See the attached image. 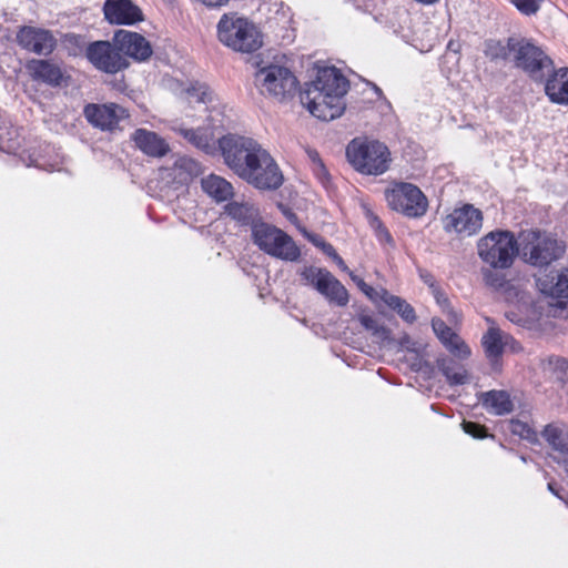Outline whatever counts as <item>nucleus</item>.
<instances>
[{
	"mask_svg": "<svg viewBox=\"0 0 568 568\" xmlns=\"http://www.w3.org/2000/svg\"><path fill=\"white\" fill-rule=\"evenodd\" d=\"M348 80L335 67L318 70L315 81L301 94V102L310 113L323 121L342 115L345 103L343 97L348 89Z\"/></svg>",
	"mask_w": 568,
	"mask_h": 568,
	"instance_id": "obj_1",
	"label": "nucleus"
},
{
	"mask_svg": "<svg viewBox=\"0 0 568 568\" xmlns=\"http://www.w3.org/2000/svg\"><path fill=\"white\" fill-rule=\"evenodd\" d=\"M541 436L555 452L568 456V426L566 424H548L544 427Z\"/></svg>",
	"mask_w": 568,
	"mask_h": 568,
	"instance_id": "obj_22",
	"label": "nucleus"
},
{
	"mask_svg": "<svg viewBox=\"0 0 568 568\" xmlns=\"http://www.w3.org/2000/svg\"><path fill=\"white\" fill-rule=\"evenodd\" d=\"M206 7H222L229 2V0H200Z\"/></svg>",
	"mask_w": 568,
	"mask_h": 568,
	"instance_id": "obj_50",
	"label": "nucleus"
},
{
	"mask_svg": "<svg viewBox=\"0 0 568 568\" xmlns=\"http://www.w3.org/2000/svg\"><path fill=\"white\" fill-rule=\"evenodd\" d=\"M432 294L440 306L444 307L449 305V298L447 297L446 293L442 290L440 285L436 287L434 291H432Z\"/></svg>",
	"mask_w": 568,
	"mask_h": 568,
	"instance_id": "obj_45",
	"label": "nucleus"
},
{
	"mask_svg": "<svg viewBox=\"0 0 568 568\" xmlns=\"http://www.w3.org/2000/svg\"><path fill=\"white\" fill-rule=\"evenodd\" d=\"M556 365L558 368L564 369L565 372H568V361L565 358H558L556 361Z\"/></svg>",
	"mask_w": 568,
	"mask_h": 568,
	"instance_id": "obj_52",
	"label": "nucleus"
},
{
	"mask_svg": "<svg viewBox=\"0 0 568 568\" xmlns=\"http://www.w3.org/2000/svg\"><path fill=\"white\" fill-rule=\"evenodd\" d=\"M514 49L511 62L514 65L526 72L534 80H542L545 71L554 67L552 60L526 38H516V42L511 43Z\"/></svg>",
	"mask_w": 568,
	"mask_h": 568,
	"instance_id": "obj_9",
	"label": "nucleus"
},
{
	"mask_svg": "<svg viewBox=\"0 0 568 568\" xmlns=\"http://www.w3.org/2000/svg\"><path fill=\"white\" fill-rule=\"evenodd\" d=\"M62 47L70 57L84 55L88 60V44L85 37L75 33H67L61 39Z\"/></svg>",
	"mask_w": 568,
	"mask_h": 568,
	"instance_id": "obj_31",
	"label": "nucleus"
},
{
	"mask_svg": "<svg viewBox=\"0 0 568 568\" xmlns=\"http://www.w3.org/2000/svg\"><path fill=\"white\" fill-rule=\"evenodd\" d=\"M420 278L429 287L430 292L439 286V283L436 281L435 276L430 272H422Z\"/></svg>",
	"mask_w": 568,
	"mask_h": 568,
	"instance_id": "obj_44",
	"label": "nucleus"
},
{
	"mask_svg": "<svg viewBox=\"0 0 568 568\" xmlns=\"http://www.w3.org/2000/svg\"><path fill=\"white\" fill-rule=\"evenodd\" d=\"M477 253L491 268L506 270L519 254V243L511 231L497 229L479 239Z\"/></svg>",
	"mask_w": 568,
	"mask_h": 568,
	"instance_id": "obj_4",
	"label": "nucleus"
},
{
	"mask_svg": "<svg viewBox=\"0 0 568 568\" xmlns=\"http://www.w3.org/2000/svg\"><path fill=\"white\" fill-rule=\"evenodd\" d=\"M225 213L242 225L254 224L255 210L253 206L239 202H230L224 207Z\"/></svg>",
	"mask_w": 568,
	"mask_h": 568,
	"instance_id": "obj_29",
	"label": "nucleus"
},
{
	"mask_svg": "<svg viewBox=\"0 0 568 568\" xmlns=\"http://www.w3.org/2000/svg\"><path fill=\"white\" fill-rule=\"evenodd\" d=\"M102 10L111 24L132 26L144 20L142 10L131 0H105Z\"/></svg>",
	"mask_w": 568,
	"mask_h": 568,
	"instance_id": "obj_18",
	"label": "nucleus"
},
{
	"mask_svg": "<svg viewBox=\"0 0 568 568\" xmlns=\"http://www.w3.org/2000/svg\"><path fill=\"white\" fill-rule=\"evenodd\" d=\"M201 184L203 191L216 202H224L233 196L232 184L219 175L210 174L202 179Z\"/></svg>",
	"mask_w": 568,
	"mask_h": 568,
	"instance_id": "obj_24",
	"label": "nucleus"
},
{
	"mask_svg": "<svg viewBox=\"0 0 568 568\" xmlns=\"http://www.w3.org/2000/svg\"><path fill=\"white\" fill-rule=\"evenodd\" d=\"M328 245H331L329 243H323V250L326 254H328L329 256H332V250L328 248Z\"/></svg>",
	"mask_w": 568,
	"mask_h": 568,
	"instance_id": "obj_53",
	"label": "nucleus"
},
{
	"mask_svg": "<svg viewBox=\"0 0 568 568\" xmlns=\"http://www.w3.org/2000/svg\"><path fill=\"white\" fill-rule=\"evenodd\" d=\"M83 115L93 128L110 133L122 131L121 123L131 116L126 108L114 102L88 103Z\"/></svg>",
	"mask_w": 568,
	"mask_h": 568,
	"instance_id": "obj_12",
	"label": "nucleus"
},
{
	"mask_svg": "<svg viewBox=\"0 0 568 568\" xmlns=\"http://www.w3.org/2000/svg\"><path fill=\"white\" fill-rule=\"evenodd\" d=\"M519 254L521 260L536 268L542 270L560 260L566 253V244L555 234L530 229L519 234Z\"/></svg>",
	"mask_w": 568,
	"mask_h": 568,
	"instance_id": "obj_2",
	"label": "nucleus"
},
{
	"mask_svg": "<svg viewBox=\"0 0 568 568\" xmlns=\"http://www.w3.org/2000/svg\"><path fill=\"white\" fill-rule=\"evenodd\" d=\"M443 344L450 354L460 359H466L471 354L469 346L456 332H454L453 336Z\"/></svg>",
	"mask_w": 568,
	"mask_h": 568,
	"instance_id": "obj_33",
	"label": "nucleus"
},
{
	"mask_svg": "<svg viewBox=\"0 0 568 568\" xmlns=\"http://www.w3.org/2000/svg\"><path fill=\"white\" fill-rule=\"evenodd\" d=\"M252 239L260 250L271 256L291 262L301 256L298 246L287 233L265 222L252 225Z\"/></svg>",
	"mask_w": 568,
	"mask_h": 568,
	"instance_id": "obj_7",
	"label": "nucleus"
},
{
	"mask_svg": "<svg viewBox=\"0 0 568 568\" xmlns=\"http://www.w3.org/2000/svg\"><path fill=\"white\" fill-rule=\"evenodd\" d=\"M305 151H306V154H307L308 159L311 160L313 166L316 165L318 162L323 161L321 159L320 153L315 149L307 148Z\"/></svg>",
	"mask_w": 568,
	"mask_h": 568,
	"instance_id": "obj_46",
	"label": "nucleus"
},
{
	"mask_svg": "<svg viewBox=\"0 0 568 568\" xmlns=\"http://www.w3.org/2000/svg\"><path fill=\"white\" fill-rule=\"evenodd\" d=\"M385 199L393 211L399 212L407 217H422L428 210L426 195L413 183H394L385 191Z\"/></svg>",
	"mask_w": 568,
	"mask_h": 568,
	"instance_id": "obj_8",
	"label": "nucleus"
},
{
	"mask_svg": "<svg viewBox=\"0 0 568 568\" xmlns=\"http://www.w3.org/2000/svg\"><path fill=\"white\" fill-rule=\"evenodd\" d=\"M545 93L552 103L568 105V68H559L549 74Z\"/></svg>",
	"mask_w": 568,
	"mask_h": 568,
	"instance_id": "obj_20",
	"label": "nucleus"
},
{
	"mask_svg": "<svg viewBox=\"0 0 568 568\" xmlns=\"http://www.w3.org/2000/svg\"><path fill=\"white\" fill-rule=\"evenodd\" d=\"M252 166L251 172L243 178L245 182L255 189L264 191L277 190L282 186L284 181L283 174L275 160L265 149L260 153L256 163Z\"/></svg>",
	"mask_w": 568,
	"mask_h": 568,
	"instance_id": "obj_14",
	"label": "nucleus"
},
{
	"mask_svg": "<svg viewBox=\"0 0 568 568\" xmlns=\"http://www.w3.org/2000/svg\"><path fill=\"white\" fill-rule=\"evenodd\" d=\"M365 217L374 231L377 241L383 245L394 246V239L383 221L371 209H365Z\"/></svg>",
	"mask_w": 568,
	"mask_h": 568,
	"instance_id": "obj_30",
	"label": "nucleus"
},
{
	"mask_svg": "<svg viewBox=\"0 0 568 568\" xmlns=\"http://www.w3.org/2000/svg\"><path fill=\"white\" fill-rule=\"evenodd\" d=\"M70 79L71 75L60 63L52 60H38V80L50 87L60 88L68 85Z\"/></svg>",
	"mask_w": 568,
	"mask_h": 568,
	"instance_id": "obj_21",
	"label": "nucleus"
},
{
	"mask_svg": "<svg viewBox=\"0 0 568 568\" xmlns=\"http://www.w3.org/2000/svg\"><path fill=\"white\" fill-rule=\"evenodd\" d=\"M483 213L473 204L456 207L443 219V227L447 233H457L465 236L477 234L483 226Z\"/></svg>",
	"mask_w": 568,
	"mask_h": 568,
	"instance_id": "obj_15",
	"label": "nucleus"
},
{
	"mask_svg": "<svg viewBox=\"0 0 568 568\" xmlns=\"http://www.w3.org/2000/svg\"><path fill=\"white\" fill-rule=\"evenodd\" d=\"M352 280L371 301H381V292H377L373 286L368 285L363 278L352 275Z\"/></svg>",
	"mask_w": 568,
	"mask_h": 568,
	"instance_id": "obj_40",
	"label": "nucleus"
},
{
	"mask_svg": "<svg viewBox=\"0 0 568 568\" xmlns=\"http://www.w3.org/2000/svg\"><path fill=\"white\" fill-rule=\"evenodd\" d=\"M187 93L195 98L197 102H206L210 98V90H209V87L205 85V84H200V83H196V84H192L189 89H187Z\"/></svg>",
	"mask_w": 568,
	"mask_h": 568,
	"instance_id": "obj_42",
	"label": "nucleus"
},
{
	"mask_svg": "<svg viewBox=\"0 0 568 568\" xmlns=\"http://www.w3.org/2000/svg\"><path fill=\"white\" fill-rule=\"evenodd\" d=\"M481 346L487 359L491 364H497L500 361L506 348L510 349L513 353L523 351L519 342L497 326H490L483 335Z\"/></svg>",
	"mask_w": 568,
	"mask_h": 568,
	"instance_id": "obj_17",
	"label": "nucleus"
},
{
	"mask_svg": "<svg viewBox=\"0 0 568 568\" xmlns=\"http://www.w3.org/2000/svg\"><path fill=\"white\" fill-rule=\"evenodd\" d=\"M113 41L128 60L131 58L135 62H145L153 54L150 41L139 32L119 29L113 33Z\"/></svg>",
	"mask_w": 568,
	"mask_h": 568,
	"instance_id": "obj_16",
	"label": "nucleus"
},
{
	"mask_svg": "<svg viewBox=\"0 0 568 568\" xmlns=\"http://www.w3.org/2000/svg\"><path fill=\"white\" fill-rule=\"evenodd\" d=\"M381 301L395 311L406 323L413 324L417 320L416 312L409 303L397 295L390 294L385 288L381 291Z\"/></svg>",
	"mask_w": 568,
	"mask_h": 568,
	"instance_id": "obj_27",
	"label": "nucleus"
},
{
	"mask_svg": "<svg viewBox=\"0 0 568 568\" xmlns=\"http://www.w3.org/2000/svg\"><path fill=\"white\" fill-rule=\"evenodd\" d=\"M131 139L135 146L149 156L161 158L170 150L164 139L146 129H136Z\"/></svg>",
	"mask_w": 568,
	"mask_h": 568,
	"instance_id": "obj_19",
	"label": "nucleus"
},
{
	"mask_svg": "<svg viewBox=\"0 0 568 568\" xmlns=\"http://www.w3.org/2000/svg\"><path fill=\"white\" fill-rule=\"evenodd\" d=\"M359 321L361 324L367 329H373L376 326V321L369 315H362Z\"/></svg>",
	"mask_w": 568,
	"mask_h": 568,
	"instance_id": "obj_47",
	"label": "nucleus"
},
{
	"mask_svg": "<svg viewBox=\"0 0 568 568\" xmlns=\"http://www.w3.org/2000/svg\"><path fill=\"white\" fill-rule=\"evenodd\" d=\"M548 490L558 497L561 500H565V497L561 495L562 488H559L555 481H550L547 485Z\"/></svg>",
	"mask_w": 568,
	"mask_h": 568,
	"instance_id": "obj_48",
	"label": "nucleus"
},
{
	"mask_svg": "<svg viewBox=\"0 0 568 568\" xmlns=\"http://www.w3.org/2000/svg\"><path fill=\"white\" fill-rule=\"evenodd\" d=\"M537 283L544 294L560 300V303L568 300V277L565 273L556 272L550 281L539 278Z\"/></svg>",
	"mask_w": 568,
	"mask_h": 568,
	"instance_id": "obj_26",
	"label": "nucleus"
},
{
	"mask_svg": "<svg viewBox=\"0 0 568 568\" xmlns=\"http://www.w3.org/2000/svg\"><path fill=\"white\" fill-rule=\"evenodd\" d=\"M302 277L329 302L338 306L347 305L349 301L347 290L329 271L308 266L303 270Z\"/></svg>",
	"mask_w": 568,
	"mask_h": 568,
	"instance_id": "obj_13",
	"label": "nucleus"
},
{
	"mask_svg": "<svg viewBox=\"0 0 568 568\" xmlns=\"http://www.w3.org/2000/svg\"><path fill=\"white\" fill-rule=\"evenodd\" d=\"M517 37H509L506 43L500 40L489 39L485 42L484 54L490 61H507L513 58L514 49L513 42H516Z\"/></svg>",
	"mask_w": 568,
	"mask_h": 568,
	"instance_id": "obj_28",
	"label": "nucleus"
},
{
	"mask_svg": "<svg viewBox=\"0 0 568 568\" xmlns=\"http://www.w3.org/2000/svg\"><path fill=\"white\" fill-rule=\"evenodd\" d=\"M442 371L450 385H463L468 379L467 371L464 367L447 365Z\"/></svg>",
	"mask_w": 568,
	"mask_h": 568,
	"instance_id": "obj_35",
	"label": "nucleus"
},
{
	"mask_svg": "<svg viewBox=\"0 0 568 568\" xmlns=\"http://www.w3.org/2000/svg\"><path fill=\"white\" fill-rule=\"evenodd\" d=\"M256 82L262 93L278 100H285L295 94L298 81L294 73L282 65L270 64L256 72Z\"/></svg>",
	"mask_w": 568,
	"mask_h": 568,
	"instance_id": "obj_10",
	"label": "nucleus"
},
{
	"mask_svg": "<svg viewBox=\"0 0 568 568\" xmlns=\"http://www.w3.org/2000/svg\"><path fill=\"white\" fill-rule=\"evenodd\" d=\"M219 148L226 165L242 180L251 172L252 165L256 163L260 153L264 150L252 138L235 134L219 139Z\"/></svg>",
	"mask_w": 568,
	"mask_h": 568,
	"instance_id": "obj_6",
	"label": "nucleus"
},
{
	"mask_svg": "<svg viewBox=\"0 0 568 568\" xmlns=\"http://www.w3.org/2000/svg\"><path fill=\"white\" fill-rule=\"evenodd\" d=\"M312 170L314 175L324 186H326L329 183L331 175L323 161L312 166Z\"/></svg>",
	"mask_w": 568,
	"mask_h": 568,
	"instance_id": "obj_43",
	"label": "nucleus"
},
{
	"mask_svg": "<svg viewBox=\"0 0 568 568\" xmlns=\"http://www.w3.org/2000/svg\"><path fill=\"white\" fill-rule=\"evenodd\" d=\"M26 68L31 75L32 79H36V60H30L27 62Z\"/></svg>",
	"mask_w": 568,
	"mask_h": 568,
	"instance_id": "obj_51",
	"label": "nucleus"
},
{
	"mask_svg": "<svg viewBox=\"0 0 568 568\" xmlns=\"http://www.w3.org/2000/svg\"><path fill=\"white\" fill-rule=\"evenodd\" d=\"M184 136L199 149L209 151L211 148L207 134L201 130H187L185 131Z\"/></svg>",
	"mask_w": 568,
	"mask_h": 568,
	"instance_id": "obj_38",
	"label": "nucleus"
},
{
	"mask_svg": "<svg viewBox=\"0 0 568 568\" xmlns=\"http://www.w3.org/2000/svg\"><path fill=\"white\" fill-rule=\"evenodd\" d=\"M17 42L28 51H36V28L29 26L21 27L17 32Z\"/></svg>",
	"mask_w": 568,
	"mask_h": 568,
	"instance_id": "obj_34",
	"label": "nucleus"
},
{
	"mask_svg": "<svg viewBox=\"0 0 568 568\" xmlns=\"http://www.w3.org/2000/svg\"><path fill=\"white\" fill-rule=\"evenodd\" d=\"M57 47V40L50 31L38 29V54H50Z\"/></svg>",
	"mask_w": 568,
	"mask_h": 568,
	"instance_id": "obj_36",
	"label": "nucleus"
},
{
	"mask_svg": "<svg viewBox=\"0 0 568 568\" xmlns=\"http://www.w3.org/2000/svg\"><path fill=\"white\" fill-rule=\"evenodd\" d=\"M88 61L98 71L116 74L130 67V61L121 54L112 40H97L88 44Z\"/></svg>",
	"mask_w": 568,
	"mask_h": 568,
	"instance_id": "obj_11",
	"label": "nucleus"
},
{
	"mask_svg": "<svg viewBox=\"0 0 568 568\" xmlns=\"http://www.w3.org/2000/svg\"><path fill=\"white\" fill-rule=\"evenodd\" d=\"M545 0H509V2L524 16H535Z\"/></svg>",
	"mask_w": 568,
	"mask_h": 568,
	"instance_id": "obj_37",
	"label": "nucleus"
},
{
	"mask_svg": "<svg viewBox=\"0 0 568 568\" xmlns=\"http://www.w3.org/2000/svg\"><path fill=\"white\" fill-rule=\"evenodd\" d=\"M346 158L355 171L374 176L384 174L392 162L388 146L367 138L353 139L346 146Z\"/></svg>",
	"mask_w": 568,
	"mask_h": 568,
	"instance_id": "obj_3",
	"label": "nucleus"
},
{
	"mask_svg": "<svg viewBox=\"0 0 568 568\" xmlns=\"http://www.w3.org/2000/svg\"><path fill=\"white\" fill-rule=\"evenodd\" d=\"M328 248L332 250V257L334 258V261L337 263V265L342 268V270H346L347 266L345 265L344 263V260L336 253L335 248L333 247V245H328Z\"/></svg>",
	"mask_w": 568,
	"mask_h": 568,
	"instance_id": "obj_49",
	"label": "nucleus"
},
{
	"mask_svg": "<svg viewBox=\"0 0 568 568\" xmlns=\"http://www.w3.org/2000/svg\"><path fill=\"white\" fill-rule=\"evenodd\" d=\"M509 430L513 435H517L530 444L538 443V434L528 423L519 419H511L509 423Z\"/></svg>",
	"mask_w": 568,
	"mask_h": 568,
	"instance_id": "obj_32",
	"label": "nucleus"
},
{
	"mask_svg": "<svg viewBox=\"0 0 568 568\" xmlns=\"http://www.w3.org/2000/svg\"><path fill=\"white\" fill-rule=\"evenodd\" d=\"M481 404L489 413L498 416L509 414L514 408L510 396L505 390L494 389L484 393Z\"/></svg>",
	"mask_w": 568,
	"mask_h": 568,
	"instance_id": "obj_23",
	"label": "nucleus"
},
{
	"mask_svg": "<svg viewBox=\"0 0 568 568\" xmlns=\"http://www.w3.org/2000/svg\"><path fill=\"white\" fill-rule=\"evenodd\" d=\"M173 181L179 184H189L200 174V164L191 158L180 156L170 169Z\"/></svg>",
	"mask_w": 568,
	"mask_h": 568,
	"instance_id": "obj_25",
	"label": "nucleus"
},
{
	"mask_svg": "<svg viewBox=\"0 0 568 568\" xmlns=\"http://www.w3.org/2000/svg\"><path fill=\"white\" fill-rule=\"evenodd\" d=\"M462 426L466 434L470 435L476 439H484L489 436L488 429L486 428L485 425L475 422L464 420Z\"/></svg>",
	"mask_w": 568,
	"mask_h": 568,
	"instance_id": "obj_39",
	"label": "nucleus"
},
{
	"mask_svg": "<svg viewBox=\"0 0 568 568\" xmlns=\"http://www.w3.org/2000/svg\"><path fill=\"white\" fill-rule=\"evenodd\" d=\"M433 328L437 337L442 343L446 342L454 334L452 327H449L444 321L437 320L433 321Z\"/></svg>",
	"mask_w": 568,
	"mask_h": 568,
	"instance_id": "obj_41",
	"label": "nucleus"
},
{
	"mask_svg": "<svg viewBox=\"0 0 568 568\" xmlns=\"http://www.w3.org/2000/svg\"><path fill=\"white\" fill-rule=\"evenodd\" d=\"M219 40L234 51L253 53L257 51L263 39L258 29L246 18L223 14L217 23Z\"/></svg>",
	"mask_w": 568,
	"mask_h": 568,
	"instance_id": "obj_5",
	"label": "nucleus"
}]
</instances>
